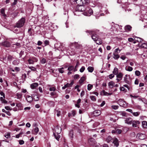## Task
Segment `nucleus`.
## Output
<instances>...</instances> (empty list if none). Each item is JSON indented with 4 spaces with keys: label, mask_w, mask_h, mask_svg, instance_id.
<instances>
[{
    "label": "nucleus",
    "mask_w": 147,
    "mask_h": 147,
    "mask_svg": "<svg viewBox=\"0 0 147 147\" xmlns=\"http://www.w3.org/2000/svg\"><path fill=\"white\" fill-rule=\"evenodd\" d=\"M74 132L73 130H71L70 131L69 135L70 137L72 138L73 137Z\"/></svg>",
    "instance_id": "obj_40"
},
{
    "label": "nucleus",
    "mask_w": 147,
    "mask_h": 147,
    "mask_svg": "<svg viewBox=\"0 0 147 147\" xmlns=\"http://www.w3.org/2000/svg\"><path fill=\"white\" fill-rule=\"evenodd\" d=\"M57 129H59V127L58 126H56L55 128V131L57 134H56L55 133H53V134L54 135L55 139L58 141L60 138V136L59 135V134L60 133L61 129V128H60V129L59 131H57Z\"/></svg>",
    "instance_id": "obj_3"
},
{
    "label": "nucleus",
    "mask_w": 147,
    "mask_h": 147,
    "mask_svg": "<svg viewBox=\"0 0 147 147\" xmlns=\"http://www.w3.org/2000/svg\"><path fill=\"white\" fill-rule=\"evenodd\" d=\"M136 39H135L138 42H140V43L142 41L143 39L141 38L136 37Z\"/></svg>",
    "instance_id": "obj_41"
},
{
    "label": "nucleus",
    "mask_w": 147,
    "mask_h": 147,
    "mask_svg": "<svg viewBox=\"0 0 147 147\" xmlns=\"http://www.w3.org/2000/svg\"><path fill=\"white\" fill-rule=\"evenodd\" d=\"M40 62L42 64H44L47 61L46 59L44 58H42L40 61Z\"/></svg>",
    "instance_id": "obj_45"
},
{
    "label": "nucleus",
    "mask_w": 147,
    "mask_h": 147,
    "mask_svg": "<svg viewBox=\"0 0 147 147\" xmlns=\"http://www.w3.org/2000/svg\"><path fill=\"white\" fill-rule=\"evenodd\" d=\"M136 76H139L141 74V72L138 70H136L135 72Z\"/></svg>",
    "instance_id": "obj_36"
},
{
    "label": "nucleus",
    "mask_w": 147,
    "mask_h": 147,
    "mask_svg": "<svg viewBox=\"0 0 147 147\" xmlns=\"http://www.w3.org/2000/svg\"><path fill=\"white\" fill-rule=\"evenodd\" d=\"M58 28L57 26H55L54 24H52L51 26L49 27L50 29L51 30L53 31Z\"/></svg>",
    "instance_id": "obj_21"
},
{
    "label": "nucleus",
    "mask_w": 147,
    "mask_h": 147,
    "mask_svg": "<svg viewBox=\"0 0 147 147\" xmlns=\"http://www.w3.org/2000/svg\"><path fill=\"white\" fill-rule=\"evenodd\" d=\"M140 114V112H133V115L135 117H137Z\"/></svg>",
    "instance_id": "obj_39"
},
{
    "label": "nucleus",
    "mask_w": 147,
    "mask_h": 147,
    "mask_svg": "<svg viewBox=\"0 0 147 147\" xmlns=\"http://www.w3.org/2000/svg\"><path fill=\"white\" fill-rule=\"evenodd\" d=\"M33 98L35 101H37L39 100V97L36 95L34 96Z\"/></svg>",
    "instance_id": "obj_43"
},
{
    "label": "nucleus",
    "mask_w": 147,
    "mask_h": 147,
    "mask_svg": "<svg viewBox=\"0 0 147 147\" xmlns=\"http://www.w3.org/2000/svg\"><path fill=\"white\" fill-rule=\"evenodd\" d=\"M29 68L33 71H35L36 70V69L35 68L32 66L29 67Z\"/></svg>",
    "instance_id": "obj_61"
},
{
    "label": "nucleus",
    "mask_w": 147,
    "mask_h": 147,
    "mask_svg": "<svg viewBox=\"0 0 147 147\" xmlns=\"http://www.w3.org/2000/svg\"><path fill=\"white\" fill-rule=\"evenodd\" d=\"M86 77L85 76H83L79 80V81L80 84L82 85Z\"/></svg>",
    "instance_id": "obj_23"
},
{
    "label": "nucleus",
    "mask_w": 147,
    "mask_h": 147,
    "mask_svg": "<svg viewBox=\"0 0 147 147\" xmlns=\"http://www.w3.org/2000/svg\"><path fill=\"white\" fill-rule=\"evenodd\" d=\"M87 69L89 72L92 73L94 69L93 67L89 66L88 67Z\"/></svg>",
    "instance_id": "obj_35"
},
{
    "label": "nucleus",
    "mask_w": 147,
    "mask_h": 147,
    "mask_svg": "<svg viewBox=\"0 0 147 147\" xmlns=\"http://www.w3.org/2000/svg\"><path fill=\"white\" fill-rule=\"evenodd\" d=\"M0 95L2 96H3L2 97H3V98H5V94L3 92L1 91L0 92Z\"/></svg>",
    "instance_id": "obj_62"
},
{
    "label": "nucleus",
    "mask_w": 147,
    "mask_h": 147,
    "mask_svg": "<svg viewBox=\"0 0 147 147\" xmlns=\"http://www.w3.org/2000/svg\"><path fill=\"white\" fill-rule=\"evenodd\" d=\"M146 117L145 116H141L140 117V119L141 120H143Z\"/></svg>",
    "instance_id": "obj_59"
},
{
    "label": "nucleus",
    "mask_w": 147,
    "mask_h": 147,
    "mask_svg": "<svg viewBox=\"0 0 147 147\" xmlns=\"http://www.w3.org/2000/svg\"><path fill=\"white\" fill-rule=\"evenodd\" d=\"M76 114V112L74 110H72L71 111V112L69 113L68 114V116L69 117H70L71 116H74Z\"/></svg>",
    "instance_id": "obj_24"
},
{
    "label": "nucleus",
    "mask_w": 147,
    "mask_h": 147,
    "mask_svg": "<svg viewBox=\"0 0 147 147\" xmlns=\"http://www.w3.org/2000/svg\"><path fill=\"white\" fill-rule=\"evenodd\" d=\"M113 143H114L115 145L117 147L119 145L118 140L116 138L114 139L113 141Z\"/></svg>",
    "instance_id": "obj_26"
},
{
    "label": "nucleus",
    "mask_w": 147,
    "mask_h": 147,
    "mask_svg": "<svg viewBox=\"0 0 147 147\" xmlns=\"http://www.w3.org/2000/svg\"><path fill=\"white\" fill-rule=\"evenodd\" d=\"M5 98L3 97H0V101L2 103L7 104V101L5 100Z\"/></svg>",
    "instance_id": "obj_27"
},
{
    "label": "nucleus",
    "mask_w": 147,
    "mask_h": 147,
    "mask_svg": "<svg viewBox=\"0 0 147 147\" xmlns=\"http://www.w3.org/2000/svg\"><path fill=\"white\" fill-rule=\"evenodd\" d=\"M118 73V70L117 68L115 67L113 71V73L115 75L117 74Z\"/></svg>",
    "instance_id": "obj_34"
},
{
    "label": "nucleus",
    "mask_w": 147,
    "mask_h": 147,
    "mask_svg": "<svg viewBox=\"0 0 147 147\" xmlns=\"http://www.w3.org/2000/svg\"><path fill=\"white\" fill-rule=\"evenodd\" d=\"M121 50L119 49V48L116 49L113 53H120Z\"/></svg>",
    "instance_id": "obj_47"
},
{
    "label": "nucleus",
    "mask_w": 147,
    "mask_h": 147,
    "mask_svg": "<svg viewBox=\"0 0 147 147\" xmlns=\"http://www.w3.org/2000/svg\"><path fill=\"white\" fill-rule=\"evenodd\" d=\"M95 41L96 43L98 45H100L102 42V40L100 38H99L98 37L96 39V40Z\"/></svg>",
    "instance_id": "obj_25"
},
{
    "label": "nucleus",
    "mask_w": 147,
    "mask_h": 147,
    "mask_svg": "<svg viewBox=\"0 0 147 147\" xmlns=\"http://www.w3.org/2000/svg\"><path fill=\"white\" fill-rule=\"evenodd\" d=\"M122 130L121 129H117L116 130V134H120L121 133Z\"/></svg>",
    "instance_id": "obj_48"
},
{
    "label": "nucleus",
    "mask_w": 147,
    "mask_h": 147,
    "mask_svg": "<svg viewBox=\"0 0 147 147\" xmlns=\"http://www.w3.org/2000/svg\"><path fill=\"white\" fill-rule=\"evenodd\" d=\"M28 61L29 64H33L34 61L33 60L31 59H29L28 60Z\"/></svg>",
    "instance_id": "obj_49"
},
{
    "label": "nucleus",
    "mask_w": 147,
    "mask_h": 147,
    "mask_svg": "<svg viewBox=\"0 0 147 147\" xmlns=\"http://www.w3.org/2000/svg\"><path fill=\"white\" fill-rule=\"evenodd\" d=\"M132 121L131 118L130 117L126 118L125 120V123L129 124H131Z\"/></svg>",
    "instance_id": "obj_16"
},
{
    "label": "nucleus",
    "mask_w": 147,
    "mask_h": 147,
    "mask_svg": "<svg viewBox=\"0 0 147 147\" xmlns=\"http://www.w3.org/2000/svg\"><path fill=\"white\" fill-rule=\"evenodd\" d=\"M124 28L125 31H129L131 30V27L129 25H127L125 26Z\"/></svg>",
    "instance_id": "obj_20"
},
{
    "label": "nucleus",
    "mask_w": 147,
    "mask_h": 147,
    "mask_svg": "<svg viewBox=\"0 0 147 147\" xmlns=\"http://www.w3.org/2000/svg\"><path fill=\"white\" fill-rule=\"evenodd\" d=\"M26 100L28 102H31L33 100V98L32 96L28 95L26 96Z\"/></svg>",
    "instance_id": "obj_18"
},
{
    "label": "nucleus",
    "mask_w": 147,
    "mask_h": 147,
    "mask_svg": "<svg viewBox=\"0 0 147 147\" xmlns=\"http://www.w3.org/2000/svg\"><path fill=\"white\" fill-rule=\"evenodd\" d=\"M38 84L37 83H34L30 85V87L32 89H35L38 86Z\"/></svg>",
    "instance_id": "obj_19"
},
{
    "label": "nucleus",
    "mask_w": 147,
    "mask_h": 147,
    "mask_svg": "<svg viewBox=\"0 0 147 147\" xmlns=\"http://www.w3.org/2000/svg\"><path fill=\"white\" fill-rule=\"evenodd\" d=\"M111 108L112 109L115 110L119 108V106L117 105H112Z\"/></svg>",
    "instance_id": "obj_46"
},
{
    "label": "nucleus",
    "mask_w": 147,
    "mask_h": 147,
    "mask_svg": "<svg viewBox=\"0 0 147 147\" xmlns=\"http://www.w3.org/2000/svg\"><path fill=\"white\" fill-rule=\"evenodd\" d=\"M16 96L18 99H20L22 98V94L20 93H17L16 94Z\"/></svg>",
    "instance_id": "obj_44"
},
{
    "label": "nucleus",
    "mask_w": 147,
    "mask_h": 147,
    "mask_svg": "<svg viewBox=\"0 0 147 147\" xmlns=\"http://www.w3.org/2000/svg\"><path fill=\"white\" fill-rule=\"evenodd\" d=\"M2 45L4 47H8L10 46V44L8 41H5L2 42Z\"/></svg>",
    "instance_id": "obj_10"
},
{
    "label": "nucleus",
    "mask_w": 147,
    "mask_h": 147,
    "mask_svg": "<svg viewBox=\"0 0 147 147\" xmlns=\"http://www.w3.org/2000/svg\"><path fill=\"white\" fill-rule=\"evenodd\" d=\"M23 134V132H21L19 134L16 135V138H19L20 137V136L21 135H22Z\"/></svg>",
    "instance_id": "obj_53"
},
{
    "label": "nucleus",
    "mask_w": 147,
    "mask_h": 147,
    "mask_svg": "<svg viewBox=\"0 0 147 147\" xmlns=\"http://www.w3.org/2000/svg\"><path fill=\"white\" fill-rule=\"evenodd\" d=\"M89 0H77L76 3L79 5H87L89 3Z\"/></svg>",
    "instance_id": "obj_5"
},
{
    "label": "nucleus",
    "mask_w": 147,
    "mask_h": 147,
    "mask_svg": "<svg viewBox=\"0 0 147 147\" xmlns=\"http://www.w3.org/2000/svg\"><path fill=\"white\" fill-rule=\"evenodd\" d=\"M4 136L5 137L7 138H9L11 137L10 135V133L9 132H8L5 134Z\"/></svg>",
    "instance_id": "obj_42"
},
{
    "label": "nucleus",
    "mask_w": 147,
    "mask_h": 147,
    "mask_svg": "<svg viewBox=\"0 0 147 147\" xmlns=\"http://www.w3.org/2000/svg\"><path fill=\"white\" fill-rule=\"evenodd\" d=\"M73 84L74 83L73 82H71L70 84H69L67 83L64 86L62 87V89L63 90H64L67 88L71 87Z\"/></svg>",
    "instance_id": "obj_12"
},
{
    "label": "nucleus",
    "mask_w": 147,
    "mask_h": 147,
    "mask_svg": "<svg viewBox=\"0 0 147 147\" xmlns=\"http://www.w3.org/2000/svg\"><path fill=\"white\" fill-rule=\"evenodd\" d=\"M39 131L38 128V127H36L33 129L32 131V134L34 135H36Z\"/></svg>",
    "instance_id": "obj_15"
},
{
    "label": "nucleus",
    "mask_w": 147,
    "mask_h": 147,
    "mask_svg": "<svg viewBox=\"0 0 147 147\" xmlns=\"http://www.w3.org/2000/svg\"><path fill=\"white\" fill-rule=\"evenodd\" d=\"M101 114V111L99 110L94 111L93 112V114L94 116H98Z\"/></svg>",
    "instance_id": "obj_17"
},
{
    "label": "nucleus",
    "mask_w": 147,
    "mask_h": 147,
    "mask_svg": "<svg viewBox=\"0 0 147 147\" xmlns=\"http://www.w3.org/2000/svg\"><path fill=\"white\" fill-rule=\"evenodd\" d=\"M44 43L45 44V46L48 45L49 44V42L48 40H45L44 41Z\"/></svg>",
    "instance_id": "obj_55"
},
{
    "label": "nucleus",
    "mask_w": 147,
    "mask_h": 147,
    "mask_svg": "<svg viewBox=\"0 0 147 147\" xmlns=\"http://www.w3.org/2000/svg\"><path fill=\"white\" fill-rule=\"evenodd\" d=\"M93 88V85L92 84H89L87 86V89L88 90H90Z\"/></svg>",
    "instance_id": "obj_38"
},
{
    "label": "nucleus",
    "mask_w": 147,
    "mask_h": 147,
    "mask_svg": "<svg viewBox=\"0 0 147 147\" xmlns=\"http://www.w3.org/2000/svg\"><path fill=\"white\" fill-rule=\"evenodd\" d=\"M79 77V75L78 74H76L74 76V78L75 79H77Z\"/></svg>",
    "instance_id": "obj_60"
},
{
    "label": "nucleus",
    "mask_w": 147,
    "mask_h": 147,
    "mask_svg": "<svg viewBox=\"0 0 147 147\" xmlns=\"http://www.w3.org/2000/svg\"><path fill=\"white\" fill-rule=\"evenodd\" d=\"M49 90L50 91H55L56 90V88L55 87H50L49 88Z\"/></svg>",
    "instance_id": "obj_54"
},
{
    "label": "nucleus",
    "mask_w": 147,
    "mask_h": 147,
    "mask_svg": "<svg viewBox=\"0 0 147 147\" xmlns=\"http://www.w3.org/2000/svg\"><path fill=\"white\" fill-rule=\"evenodd\" d=\"M86 32L87 33L88 35H92L91 37L94 41L96 40V39L98 37L97 34H95V32L93 31L87 30Z\"/></svg>",
    "instance_id": "obj_2"
},
{
    "label": "nucleus",
    "mask_w": 147,
    "mask_h": 147,
    "mask_svg": "<svg viewBox=\"0 0 147 147\" xmlns=\"http://www.w3.org/2000/svg\"><path fill=\"white\" fill-rule=\"evenodd\" d=\"M117 75V77L119 79H120V80H121L123 77L122 74L121 73H119Z\"/></svg>",
    "instance_id": "obj_33"
},
{
    "label": "nucleus",
    "mask_w": 147,
    "mask_h": 147,
    "mask_svg": "<svg viewBox=\"0 0 147 147\" xmlns=\"http://www.w3.org/2000/svg\"><path fill=\"white\" fill-rule=\"evenodd\" d=\"M118 53H113V55H114L113 58L115 59H117L119 57V55L118 54Z\"/></svg>",
    "instance_id": "obj_29"
},
{
    "label": "nucleus",
    "mask_w": 147,
    "mask_h": 147,
    "mask_svg": "<svg viewBox=\"0 0 147 147\" xmlns=\"http://www.w3.org/2000/svg\"><path fill=\"white\" fill-rule=\"evenodd\" d=\"M32 58L34 62H37L38 61V59L35 57H32Z\"/></svg>",
    "instance_id": "obj_56"
},
{
    "label": "nucleus",
    "mask_w": 147,
    "mask_h": 147,
    "mask_svg": "<svg viewBox=\"0 0 147 147\" xmlns=\"http://www.w3.org/2000/svg\"><path fill=\"white\" fill-rule=\"evenodd\" d=\"M84 11L83 14L84 16H90L93 13L92 9L89 7L85 8V11Z\"/></svg>",
    "instance_id": "obj_4"
},
{
    "label": "nucleus",
    "mask_w": 147,
    "mask_h": 147,
    "mask_svg": "<svg viewBox=\"0 0 147 147\" xmlns=\"http://www.w3.org/2000/svg\"><path fill=\"white\" fill-rule=\"evenodd\" d=\"M128 41L131 42H133L134 41V39L133 38H129L128 39Z\"/></svg>",
    "instance_id": "obj_64"
},
{
    "label": "nucleus",
    "mask_w": 147,
    "mask_h": 147,
    "mask_svg": "<svg viewBox=\"0 0 147 147\" xmlns=\"http://www.w3.org/2000/svg\"><path fill=\"white\" fill-rule=\"evenodd\" d=\"M74 69V67L72 66H71L69 67L68 68V70L69 71L72 70Z\"/></svg>",
    "instance_id": "obj_58"
},
{
    "label": "nucleus",
    "mask_w": 147,
    "mask_h": 147,
    "mask_svg": "<svg viewBox=\"0 0 147 147\" xmlns=\"http://www.w3.org/2000/svg\"><path fill=\"white\" fill-rule=\"evenodd\" d=\"M118 104L122 107H125L126 106V102L124 101L123 99H120L118 101Z\"/></svg>",
    "instance_id": "obj_7"
},
{
    "label": "nucleus",
    "mask_w": 147,
    "mask_h": 147,
    "mask_svg": "<svg viewBox=\"0 0 147 147\" xmlns=\"http://www.w3.org/2000/svg\"><path fill=\"white\" fill-rule=\"evenodd\" d=\"M138 45L141 48H147V44L145 43L140 42L138 44Z\"/></svg>",
    "instance_id": "obj_14"
},
{
    "label": "nucleus",
    "mask_w": 147,
    "mask_h": 147,
    "mask_svg": "<svg viewBox=\"0 0 147 147\" xmlns=\"http://www.w3.org/2000/svg\"><path fill=\"white\" fill-rule=\"evenodd\" d=\"M130 96L131 97L134 98L135 99H136L138 98L139 96H136V95H133L132 94H130Z\"/></svg>",
    "instance_id": "obj_57"
},
{
    "label": "nucleus",
    "mask_w": 147,
    "mask_h": 147,
    "mask_svg": "<svg viewBox=\"0 0 147 147\" xmlns=\"http://www.w3.org/2000/svg\"><path fill=\"white\" fill-rule=\"evenodd\" d=\"M90 98L91 99V100H92V101H96V98H95V96H90Z\"/></svg>",
    "instance_id": "obj_51"
},
{
    "label": "nucleus",
    "mask_w": 147,
    "mask_h": 147,
    "mask_svg": "<svg viewBox=\"0 0 147 147\" xmlns=\"http://www.w3.org/2000/svg\"><path fill=\"white\" fill-rule=\"evenodd\" d=\"M137 137H138L140 139L142 140L145 139V135L142 134H137Z\"/></svg>",
    "instance_id": "obj_13"
},
{
    "label": "nucleus",
    "mask_w": 147,
    "mask_h": 147,
    "mask_svg": "<svg viewBox=\"0 0 147 147\" xmlns=\"http://www.w3.org/2000/svg\"><path fill=\"white\" fill-rule=\"evenodd\" d=\"M20 63V60L19 59L15 60L13 61L12 63L15 65H17L19 64Z\"/></svg>",
    "instance_id": "obj_31"
},
{
    "label": "nucleus",
    "mask_w": 147,
    "mask_h": 147,
    "mask_svg": "<svg viewBox=\"0 0 147 147\" xmlns=\"http://www.w3.org/2000/svg\"><path fill=\"white\" fill-rule=\"evenodd\" d=\"M125 70L129 71H132L133 69V68L129 66H126L125 68Z\"/></svg>",
    "instance_id": "obj_22"
},
{
    "label": "nucleus",
    "mask_w": 147,
    "mask_h": 147,
    "mask_svg": "<svg viewBox=\"0 0 147 147\" xmlns=\"http://www.w3.org/2000/svg\"><path fill=\"white\" fill-rule=\"evenodd\" d=\"M140 122L138 121H132L131 124L133 127H137L138 125L140 124Z\"/></svg>",
    "instance_id": "obj_11"
},
{
    "label": "nucleus",
    "mask_w": 147,
    "mask_h": 147,
    "mask_svg": "<svg viewBox=\"0 0 147 147\" xmlns=\"http://www.w3.org/2000/svg\"><path fill=\"white\" fill-rule=\"evenodd\" d=\"M115 85V83L113 81H111L108 83V85L110 88H112Z\"/></svg>",
    "instance_id": "obj_28"
},
{
    "label": "nucleus",
    "mask_w": 147,
    "mask_h": 147,
    "mask_svg": "<svg viewBox=\"0 0 147 147\" xmlns=\"http://www.w3.org/2000/svg\"><path fill=\"white\" fill-rule=\"evenodd\" d=\"M25 22V18H22L17 22L15 27L18 28H21L24 25Z\"/></svg>",
    "instance_id": "obj_1"
},
{
    "label": "nucleus",
    "mask_w": 147,
    "mask_h": 147,
    "mask_svg": "<svg viewBox=\"0 0 147 147\" xmlns=\"http://www.w3.org/2000/svg\"><path fill=\"white\" fill-rule=\"evenodd\" d=\"M85 69V68L84 66H82L80 70L81 72H83Z\"/></svg>",
    "instance_id": "obj_52"
},
{
    "label": "nucleus",
    "mask_w": 147,
    "mask_h": 147,
    "mask_svg": "<svg viewBox=\"0 0 147 147\" xmlns=\"http://www.w3.org/2000/svg\"><path fill=\"white\" fill-rule=\"evenodd\" d=\"M24 143V141L23 140H20L19 141V144L20 145H22Z\"/></svg>",
    "instance_id": "obj_63"
},
{
    "label": "nucleus",
    "mask_w": 147,
    "mask_h": 147,
    "mask_svg": "<svg viewBox=\"0 0 147 147\" xmlns=\"http://www.w3.org/2000/svg\"><path fill=\"white\" fill-rule=\"evenodd\" d=\"M76 12L77 11H85V7L83 5H78L76 6Z\"/></svg>",
    "instance_id": "obj_6"
},
{
    "label": "nucleus",
    "mask_w": 147,
    "mask_h": 147,
    "mask_svg": "<svg viewBox=\"0 0 147 147\" xmlns=\"http://www.w3.org/2000/svg\"><path fill=\"white\" fill-rule=\"evenodd\" d=\"M142 125L143 127L147 128V122L146 121H143L142 122Z\"/></svg>",
    "instance_id": "obj_30"
},
{
    "label": "nucleus",
    "mask_w": 147,
    "mask_h": 147,
    "mask_svg": "<svg viewBox=\"0 0 147 147\" xmlns=\"http://www.w3.org/2000/svg\"><path fill=\"white\" fill-rule=\"evenodd\" d=\"M1 12L3 16H5L6 15L5 13V10L4 9H2L1 10Z\"/></svg>",
    "instance_id": "obj_50"
},
{
    "label": "nucleus",
    "mask_w": 147,
    "mask_h": 147,
    "mask_svg": "<svg viewBox=\"0 0 147 147\" xmlns=\"http://www.w3.org/2000/svg\"><path fill=\"white\" fill-rule=\"evenodd\" d=\"M64 69V68L63 67H62L61 68H58V70L59 73L61 74H62L64 72V71L63 70Z\"/></svg>",
    "instance_id": "obj_37"
},
{
    "label": "nucleus",
    "mask_w": 147,
    "mask_h": 147,
    "mask_svg": "<svg viewBox=\"0 0 147 147\" xmlns=\"http://www.w3.org/2000/svg\"><path fill=\"white\" fill-rule=\"evenodd\" d=\"M112 137L110 136H108V137L107 138L106 141L108 143H109L110 142H111V140H112Z\"/></svg>",
    "instance_id": "obj_32"
},
{
    "label": "nucleus",
    "mask_w": 147,
    "mask_h": 147,
    "mask_svg": "<svg viewBox=\"0 0 147 147\" xmlns=\"http://www.w3.org/2000/svg\"><path fill=\"white\" fill-rule=\"evenodd\" d=\"M130 78V75L127 74H126L125 77L123 78V80L124 82L128 84H129L130 83V82L129 81V79Z\"/></svg>",
    "instance_id": "obj_8"
},
{
    "label": "nucleus",
    "mask_w": 147,
    "mask_h": 147,
    "mask_svg": "<svg viewBox=\"0 0 147 147\" xmlns=\"http://www.w3.org/2000/svg\"><path fill=\"white\" fill-rule=\"evenodd\" d=\"M88 142L90 145L92 146H94L96 144V142L95 140L93 138L90 139L88 140Z\"/></svg>",
    "instance_id": "obj_9"
}]
</instances>
